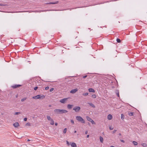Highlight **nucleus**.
<instances>
[{"label":"nucleus","mask_w":147,"mask_h":147,"mask_svg":"<svg viewBox=\"0 0 147 147\" xmlns=\"http://www.w3.org/2000/svg\"><path fill=\"white\" fill-rule=\"evenodd\" d=\"M76 119L78 121L81 122L82 123H85V121L84 119L80 116H76Z\"/></svg>","instance_id":"1"},{"label":"nucleus","mask_w":147,"mask_h":147,"mask_svg":"<svg viewBox=\"0 0 147 147\" xmlns=\"http://www.w3.org/2000/svg\"><path fill=\"white\" fill-rule=\"evenodd\" d=\"M45 96L44 95H38L36 96H33L32 98L34 99H40L41 98H44Z\"/></svg>","instance_id":"2"},{"label":"nucleus","mask_w":147,"mask_h":147,"mask_svg":"<svg viewBox=\"0 0 147 147\" xmlns=\"http://www.w3.org/2000/svg\"><path fill=\"white\" fill-rule=\"evenodd\" d=\"M81 108L80 107H75L73 108V110L76 112H78L80 109Z\"/></svg>","instance_id":"3"},{"label":"nucleus","mask_w":147,"mask_h":147,"mask_svg":"<svg viewBox=\"0 0 147 147\" xmlns=\"http://www.w3.org/2000/svg\"><path fill=\"white\" fill-rule=\"evenodd\" d=\"M61 109H56L54 110V112L56 114H61Z\"/></svg>","instance_id":"4"},{"label":"nucleus","mask_w":147,"mask_h":147,"mask_svg":"<svg viewBox=\"0 0 147 147\" xmlns=\"http://www.w3.org/2000/svg\"><path fill=\"white\" fill-rule=\"evenodd\" d=\"M68 98H64L62 99H61L60 100V102H61V103H64L66 101Z\"/></svg>","instance_id":"5"},{"label":"nucleus","mask_w":147,"mask_h":147,"mask_svg":"<svg viewBox=\"0 0 147 147\" xmlns=\"http://www.w3.org/2000/svg\"><path fill=\"white\" fill-rule=\"evenodd\" d=\"M78 90V89L77 88H76L72 90L70 92L71 93L74 94L76 93Z\"/></svg>","instance_id":"6"},{"label":"nucleus","mask_w":147,"mask_h":147,"mask_svg":"<svg viewBox=\"0 0 147 147\" xmlns=\"http://www.w3.org/2000/svg\"><path fill=\"white\" fill-rule=\"evenodd\" d=\"M58 1H56L54 2L47 3H46V4H56L58 3Z\"/></svg>","instance_id":"7"},{"label":"nucleus","mask_w":147,"mask_h":147,"mask_svg":"<svg viewBox=\"0 0 147 147\" xmlns=\"http://www.w3.org/2000/svg\"><path fill=\"white\" fill-rule=\"evenodd\" d=\"M112 116L111 114H109L107 116V119L109 120H110L112 118Z\"/></svg>","instance_id":"8"},{"label":"nucleus","mask_w":147,"mask_h":147,"mask_svg":"<svg viewBox=\"0 0 147 147\" xmlns=\"http://www.w3.org/2000/svg\"><path fill=\"white\" fill-rule=\"evenodd\" d=\"M61 114L63 113H66L68 112V111L65 110L61 109Z\"/></svg>","instance_id":"9"},{"label":"nucleus","mask_w":147,"mask_h":147,"mask_svg":"<svg viewBox=\"0 0 147 147\" xmlns=\"http://www.w3.org/2000/svg\"><path fill=\"white\" fill-rule=\"evenodd\" d=\"M13 125L15 127H17L19 126V124L18 122H16L13 124Z\"/></svg>","instance_id":"10"},{"label":"nucleus","mask_w":147,"mask_h":147,"mask_svg":"<svg viewBox=\"0 0 147 147\" xmlns=\"http://www.w3.org/2000/svg\"><path fill=\"white\" fill-rule=\"evenodd\" d=\"M70 145L71 146H72V147H77V146L76 145V144L74 142L71 143L70 144Z\"/></svg>","instance_id":"11"},{"label":"nucleus","mask_w":147,"mask_h":147,"mask_svg":"<svg viewBox=\"0 0 147 147\" xmlns=\"http://www.w3.org/2000/svg\"><path fill=\"white\" fill-rule=\"evenodd\" d=\"M21 86V85H19V84L18 85H14L12 86V87L14 88H17L19 87L20 86Z\"/></svg>","instance_id":"12"},{"label":"nucleus","mask_w":147,"mask_h":147,"mask_svg":"<svg viewBox=\"0 0 147 147\" xmlns=\"http://www.w3.org/2000/svg\"><path fill=\"white\" fill-rule=\"evenodd\" d=\"M89 91L90 92H95V90L93 89L92 88H90L88 89Z\"/></svg>","instance_id":"13"},{"label":"nucleus","mask_w":147,"mask_h":147,"mask_svg":"<svg viewBox=\"0 0 147 147\" xmlns=\"http://www.w3.org/2000/svg\"><path fill=\"white\" fill-rule=\"evenodd\" d=\"M88 104H89L90 106L92 107L93 108H95V107L94 105L92 103L88 102Z\"/></svg>","instance_id":"14"},{"label":"nucleus","mask_w":147,"mask_h":147,"mask_svg":"<svg viewBox=\"0 0 147 147\" xmlns=\"http://www.w3.org/2000/svg\"><path fill=\"white\" fill-rule=\"evenodd\" d=\"M100 142L101 143H102L103 142V138L102 137H101V136L100 137Z\"/></svg>","instance_id":"15"},{"label":"nucleus","mask_w":147,"mask_h":147,"mask_svg":"<svg viewBox=\"0 0 147 147\" xmlns=\"http://www.w3.org/2000/svg\"><path fill=\"white\" fill-rule=\"evenodd\" d=\"M50 123L51 125H53L54 124V121L52 119L50 121Z\"/></svg>","instance_id":"16"},{"label":"nucleus","mask_w":147,"mask_h":147,"mask_svg":"<svg viewBox=\"0 0 147 147\" xmlns=\"http://www.w3.org/2000/svg\"><path fill=\"white\" fill-rule=\"evenodd\" d=\"M142 146L143 147H146L147 146L146 144L145 143H143L141 144Z\"/></svg>","instance_id":"17"},{"label":"nucleus","mask_w":147,"mask_h":147,"mask_svg":"<svg viewBox=\"0 0 147 147\" xmlns=\"http://www.w3.org/2000/svg\"><path fill=\"white\" fill-rule=\"evenodd\" d=\"M86 119L88 121H90L92 120V119L90 117L88 116L86 117Z\"/></svg>","instance_id":"18"},{"label":"nucleus","mask_w":147,"mask_h":147,"mask_svg":"<svg viewBox=\"0 0 147 147\" xmlns=\"http://www.w3.org/2000/svg\"><path fill=\"white\" fill-rule=\"evenodd\" d=\"M133 144H134L135 146H136L138 145V143L136 141H133L132 142Z\"/></svg>","instance_id":"19"},{"label":"nucleus","mask_w":147,"mask_h":147,"mask_svg":"<svg viewBox=\"0 0 147 147\" xmlns=\"http://www.w3.org/2000/svg\"><path fill=\"white\" fill-rule=\"evenodd\" d=\"M121 119L122 120H123L124 119V115L123 114H121Z\"/></svg>","instance_id":"20"},{"label":"nucleus","mask_w":147,"mask_h":147,"mask_svg":"<svg viewBox=\"0 0 147 147\" xmlns=\"http://www.w3.org/2000/svg\"><path fill=\"white\" fill-rule=\"evenodd\" d=\"M47 119L51 121V120L52 119L51 118L50 116H47Z\"/></svg>","instance_id":"21"},{"label":"nucleus","mask_w":147,"mask_h":147,"mask_svg":"<svg viewBox=\"0 0 147 147\" xmlns=\"http://www.w3.org/2000/svg\"><path fill=\"white\" fill-rule=\"evenodd\" d=\"M72 105H67V108L69 109H70L71 108Z\"/></svg>","instance_id":"22"},{"label":"nucleus","mask_w":147,"mask_h":147,"mask_svg":"<svg viewBox=\"0 0 147 147\" xmlns=\"http://www.w3.org/2000/svg\"><path fill=\"white\" fill-rule=\"evenodd\" d=\"M128 115L129 116H133L134 115V113L133 112H130L128 113Z\"/></svg>","instance_id":"23"},{"label":"nucleus","mask_w":147,"mask_h":147,"mask_svg":"<svg viewBox=\"0 0 147 147\" xmlns=\"http://www.w3.org/2000/svg\"><path fill=\"white\" fill-rule=\"evenodd\" d=\"M116 94L117 95V96L119 97V92L118 90H117L116 91Z\"/></svg>","instance_id":"24"},{"label":"nucleus","mask_w":147,"mask_h":147,"mask_svg":"<svg viewBox=\"0 0 147 147\" xmlns=\"http://www.w3.org/2000/svg\"><path fill=\"white\" fill-rule=\"evenodd\" d=\"M27 99L26 98H24L22 99H21V100L22 102L24 101V100H26Z\"/></svg>","instance_id":"25"},{"label":"nucleus","mask_w":147,"mask_h":147,"mask_svg":"<svg viewBox=\"0 0 147 147\" xmlns=\"http://www.w3.org/2000/svg\"><path fill=\"white\" fill-rule=\"evenodd\" d=\"M25 125L26 126H29L30 125V123H27Z\"/></svg>","instance_id":"26"},{"label":"nucleus","mask_w":147,"mask_h":147,"mask_svg":"<svg viewBox=\"0 0 147 147\" xmlns=\"http://www.w3.org/2000/svg\"><path fill=\"white\" fill-rule=\"evenodd\" d=\"M67 130V129L66 128H65L63 131V133H65H65L66 132Z\"/></svg>","instance_id":"27"},{"label":"nucleus","mask_w":147,"mask_h":147,"mask_svg":"<svg viewBox=\"0 0 147 147\" xmlns=\"http://www.w3.org/2000/svg\"><path fill=\"white\" fill-rule=\"evenodd\" d=\"M88 94V93L87 92L86 93H83V95L84 96H87Z\"/></svg>","instance_id":"28"},{"label":"nucleus","mask_w":147,"mask_h":147,"mask_svg":"<svg viewBox=\"0 0 147 147\" xmlns=\"http://www.w3.org/2000/svg\"><path fill=\"white\" fill-rule=\"evenodd\" d=\"M118 42H121V40H120L119 38H117L116 40Z\"/></svg>","instance_id":"29"},{"label":"nucleus","mask_w":147,"mask_h":147,"mask_svg":"<svg viewBox=\"0 0 147 147\" xmlns=\"http://www.w3.org/2000/svg\"><path fill=\"white\" fill-rule=\"evenodd\" d=\"M92 96L94 98H95L96 97V95L95 94H93L92 95Z\"/></svg>","instance_id":"30"},{"label":"nucleus","mask_w":147,"mask_h":147,"mask_svg":"<svg viewBox=\"0 0 147 147\" xmlns=\"http://www.w3.org/2000/svg\"><path fill=\"white\" fill-rule=\"evenodd\" d=\"M66 144L68 146H69L70 145L69 142L68 141H66Z\"/></svg>","instance_id":"31"},{"label":"nucleus","mask_w":147,"mask_h":147,"mask_svg":"<svg viewBox=\"0 0 147 147\" xmlns=\"http://www.w3.org/2000/svg\"><path fill=\"white\" fill-rule=\"evenodd\" d=\"M90 122H91L92 123V124L95 123L94 122L92 119L90 121Z\"/></svg>","instance_id":"32"},{"label":"nucleus","mask_w":147,"mask_h":147,"mask_svg":"<svg viewBox=\"0 0 147 147\" xmlns=\"http://www.w3.org/2000/svg\"><path fill=\"white\" fill-rule=\"evenodd\" d=\"M71 122L72 124H74V121L73 119L71 120Z\"/></svg>","instance_id":"33"},{"label":"nucleus","mask_w":147,"mask_h":147,"mask_svg":"<svg viewBox=\"0 0 147 147\" xmlns=\"http://www.w3.org/2000/svg\"><path fill=\"white\" fill-rule=\"evenodd\" d=\"M109 128L110 130H111L113 129V128L112 126H110L109 127Z\"/></svg>","instance_id":"34"},{"label":"nucleus","mask_w":147,"mask_h":147,"mask_svg":"<svg viewBox=\"0 0 147 147\" xmlns=\"http://www.w3.org/2000/svg\"><path fill=\"white\" fill-rule=\"evenodd\" d=\"M19 113H20V112H16L15 113H14V115H18L19 114Z\"/></svg>","instance_id":"35"},{"label":"nucleus","mask_w":147,"mask_h":147,"mask_svg":"<svg viewBox=\"0 0 147 147\" xmlns=\"http://www.w3.org/2000/svg\"><path fill=\"white\" fill-rule=\"evenodd\" d=\"M38 88V87L37 86H36L34 88V90H36L37 88Z\"/></svg>","instance_id":"36"},{"label":"nucleus","mask_w":147,"mask_h":147,"mask_svg":"<svg viewBox=\"0 0 147 147\" xmlns=\"http://www.w3.org/2000/svg\"><path fill=\"white\" fill-rule=\"evenodd\" d=\"M49 86H47L45 88V90H47L49 89Z\"/></svg>","instance_id":"37"},{"label":"nucleus","mask_w":147,"mask_h":147,"mask_svg":"<svg viewBox=\"0 0 147 147\" xmlns=\"http://www.w3.org/2000/svg\"><path fill=\"white\" fill-rule=\"evenodd\" d=\"M54 90V89L53 88H51V89H50V92H52Z\"/></svg>","instance_id":"38"},{"label":"nucleus","mask_w":147,"mask_h":147,"mask_svg":"<svg viewBox=\"0 0 147 147\" xmlns=\"http://www.w3.org/2000/svg\"><path fill=\"white\" fill-rule=\"evenodd\" d=\"M27 118L25 117L24 118V121H26L27 120Z\"/></svg>","instance_id":"39"},{"label":"nucleus","mask_w":147,"mask_h":147,"mask_svg":"<svg viewBox=\"0 0 147 147\" xmlns=\"http://www.w3.org/2000/svg\"><path fill=\"white\" fill-rule=\"evenodd\" d=\"M5 5H5L0 4V6H5Z\"/></svg>","instance_id":"40"},{"label":"nucleus","mask_w":147,"mask_h":147,"mask_svg":"<svg viewBox=\"0 0 147 147\" xmlns=\"http://www.w3.org/2000/svg\"><path fill=\"white\" fill-rule=\"evenodd\" d=\"M120 141L121 142H122L123 143H124L125 142L123 140H120Z\"/></svg>","instance_id":"41"},{"label":"nucleus","mask_w":147,"mask_h":147,"mask_svg":"<svg viewBox=\"0 0 147 147\" xmlns=\"http://www.w3.org/2000/svg\"><path fill=\"white\" fill-rule=\"evenodd\" d=\"M87 76L86 75V76H84L83 77V78H85Z\"/></svg>","instance_id":"42"},{"label":"nucleus","mask_w":147,"mask_h":147,"mask_svg":"<svg viewBox=\"0 0 147 147\" xmlns=\"http://www.w3.org/2000/svg\"><path fill=\"white\" fill-rule=\"evenodd\" d=\"M88 131H85V134H88Z\"/></svg>","instance_id":"43"},{"label":"nucleus","mask_w":147,"mask_h":147,"mask_svg":"<svg viewBox=\"0 0 147 147\" xmlns=\"http://www.w3.org/2000/svg\"><path fill=\"white\" fill-rule=\"evenodd\" d=\"M58 125V123H55V125H56V126H57Z\"/></svg>","instance_id":"44"},{"label":"nucleus","mask_w":147,"mask_h":147,"mask_svg":"<svg viewBox=\"0 0 147 147\" xmlns=\"http://www.w3.org/2000/svg\"><path fill=\"white\" fill-rule=\"evenodd\" d=\"M116 131V130H115L114 131H113V133H115V132Z\"/></svg>","instance_id":"45"},{"label":"nucleus","mask_w":147,"mask_h":147,"mask_svg":"<svg viewBox=\"0 0 147 147\" xmlns=\"http://www.w3.org/2000/svg\"><path fill=\"white\" fill-rule=\"evenodd\" d=\"M89 135H87V138H89Z\"/></svg>","instance_id":"46"},{"label":"nucleus","mask_w":147,"mask_h":147,"mask_svg":"<svg viewBox=\"0 0 147 147\" xmlns=\"http://www.w3.org/2000/svg\"><path fill=\"white\" fill-rule=\"evenodd\" d=\"M76 132H77V131H76V130H75V131H74V133H76Z\"/></svg>","instance_id":"47"},{"label":"nucleus","mask_w":147,"mask_h":147,"mask_svg":"<svg viewBox=\"0 0 147 147\" xmlns=\"http://www.w3.org/2000/svg\"><path fill=\"white\" fill-rule=\"evenodd\" d=\"M119 136H121V133H119Z\"/></svg>","instance_id":"48"},{"label":"nucleus","mask_w":147,"mask_h":147,"mask_svg":"<svg viewBox=\"0 0 147 147\" xmlns=\"http://www.w3.org/2000/svg\"><path fill=\"white\" fill-rule=\"evenodd\" d=\"M110 147H115V146H110Z\"/></svg>","instance_id":"49"},{"label":"nucleus","mask_w":147,"mask_h":147,"mask_svg":"<svg viewBox=\"0 0 147 147\" xmlns=\"http://www.w3.org/2000/svg\"><path fill=\"white\" fill-rule=\"evenodd\" d=\"M27 141H30V140H29V139H28V140H27Z\"/></svg>","instance_id":"50"},{"label":"nucleus","mask_w":147,"mask_h":147,"mask_svg":"<svg viewBox=\"0 0 147 147\" xmlns=\"http://www.w3.org/2000/svg\"><path fill=\"white\" fill-rule=\"evenodd\" d=\"M51 105H49V107H51Z\"/></svg>","instance_id":"51"},{"label":"nucleus","mask_w":147,"mask_h":147,"mask_svg":"<svg viewBox=\"0 0 147 147\" xmlns=\"http://www.w3.org/2000/svg\"><path fill=\"white\" fill-rule=\"evenodd\" d=\"M17 96H16V97H17Z\"/></svg>","instance_id":"52"}]
</instances>
